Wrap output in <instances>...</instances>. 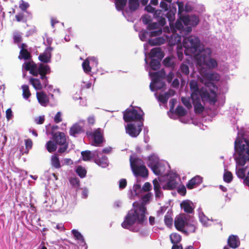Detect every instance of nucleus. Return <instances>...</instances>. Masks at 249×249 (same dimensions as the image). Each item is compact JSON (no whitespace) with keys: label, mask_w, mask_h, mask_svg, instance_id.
<instances>
[{"label":"nucleus","mask_w":249,"mask_h":249,"mask_svg":"<svg viewBox=\"0 0 249 249\" xmlns=\"http://www.w3.org/2000/svg\"><path fill=\"white\" fill-rule=\"evenodd\" d=\"M133 209L128 211L121 224L124 229H129L136 221L142 224L146 219V208L144 205L135 202L133 203Z\"/></svg>","instance_id":"1"},{"label":"nucleus","mask_w":249,"mask_h":249,"mask_svg":"<svg viewBox=\"0 0 249 249\" xmlns=\"http://www.w3.org/2000/svg\"><path fill=\"white\" fill-rule=\"evenodd\" d=\"M234 148L238 153V156L235 159L236 164L244 166L247 161L249 160V141L246 139L236 140Z\"/></svg>","instance_id":"2"},{"label":"nucleus","mask_w":249,"mask_h":249,"mask_svg":"<svg viewBox=\"0 0 249 249\" xmlns=\"http://www.w3.org/2000/svg\"><path fill=\"white\" fill-rule=\"evenodd\" d=\"M183 45L185 48V54L186 55H194L196 59V55H199L205 49L201 47L199 38L192 36L184 39Z\"/></svg>","instance_id":"3"},{"label":"nucleus","mask_w":249,"mask_h":249,"mask_svg":"<svg viewBox=\"0 0 249 249\" xmlns=\"http://www.w3.org/2000/svg\"><path fill=\"white\" fill-rule=\"evenodd\" d=\"M191 98L192 101L200 99L205 102L209 101L210 103L215 104L217 101V95L213 90H211L209 93L206 89H203L191 90Z\"/></svg>","instance_id":"4"},{"label":"nucleus","mask_w":249,"mask_h":249,"mask_svg":"<svg viewBox=\"0 0 249 249\" xmlns=\"http://www.w3.org/2000/svg\"><path fill=\"white\" fill-rule=\"evenodd\" d=\"M212 51L210 49L206 48L201 52L199 55H196V60L197 64L199 66H206L210 69H214L217 66L216 60L210 58Z\"/></svg>","instance_id":"5"},{"label":"nucleus","mask_w":249,"mask_h":249,"mask_svg":"<svg viewBox=\"0 0 249 249\" xmlns=\"http://www.w3.org/2000/svg\"><path fill=\"white\" fill-rule=\"evenodd\" d=\"M130 163L131 170L135 177H140L144 178L148 177L149 172L142 160L137 158H132L131 157Z\"/></svg>","instance_id":"6"},{"label":"nucleus","mask_w":249,"mask_h":249,"mask_svg":"<svg viewBox=\"0 0 249 249\" xmlns=\"http://www.w3.org/2000/svg\"><path fill=\"white\" fill-rule=\"evenodd\" d=\"M87 135L92 140V145L100 146L104 140V132L101 128L94 129L93 131H87Z\"/></svg>","instance_id":"7"},{"label":"nucleus","mask_w":249,"mask_h":249,"mask_svg":"<svg viewBox=\"0 0 249 249\" xmlns=\"http://www.w3.org/2000/svg\"><path fill=\"white\" fill-rule=\"evenodd\" d=\"M123 119L125 122L138 121L140 122L143 120L142 115L139 114L135 109H127L123 112Z\"/></svg>","instance_id":"8"},{"label":"nucleus","mask_w":249,"mask_h":249,"mask_svg":"<svg viewBox=\"0 0 249 249\" xmlns=\"http://www.w3.org/2000/svg\"><path fill=\"white\" fill-rule=\"evenodd\" d=\"M143 123L142 122L136 123L127 124L125 126L126 133L131 137H137L142 130Z\"/></svg>","instance_id":"9"},{"label":"nucleus","mask_w":249,"mask_h":249,"mask_svg":"<svg viewBox=\"0 0 249 249\" xmlns=\"http://www.w3.org/2000/svg\"><path fill=\"white\" fill-rule=\"evenodd\" d=\"M187 222L184 214L178 215L175 218V227L178 231L182 232Z\"/></svg>","instance_id":"10"},{"label":"nucleus","mask_w":249,"mask_h":249,"mask_svg":"<svg viewBox=\"0 0 249 249\" xmlns=\"http://www.w3.org/2000/svg\"><path fill=\"white\" fill-rule=\"evenodd\" d=\"M178 183L176 179V177L174 176H170L168 178L166 183L162 186L163 190H172L175 189Z\"/></svg>","instance_id":"11"},{"label":"nucleus","mask_w":249,"mask_h":249,"mask_svg":"<svg viewBox=\"0 0 249 249\" xmlns=\"http://www.w3.org/2000/svg\"><path fill=\"white\" fill-rule=\"evenodd\" d=\"M36 66L37 65L33 61H31L24 62L22 67L25 71H29L33 76H37Z\"/></svg>","instance_id":"12"},{"label":"nucleus","mask_w":249,"mask_h":249,"mask_svg":"<svg viewBox=\"0 0 249 249\" xmlns=\"http://www.w3.org/2000/svg\"><path fill=\"white\" fill-rule=\"evenodd\" d=\"M53 140L58 145L68 142L65 134L64 133L61 132H56L53 133Z\"/></svg>","instance_id":"13"},{"label":"nucleus","mask_w":249,"mask_h":249,"mask_svg":"<svg viewBox=\"0 0 249 249\" xmlns=\"http://www.w3.org/2000/svg\"><path fill=\"white\" fill-rule=\"evenodd\" d=\"M203 181L202 178L199 176H196L190 180L186 184V187L188 189H192L200 185Z\"/></svg>","instance_id":"14"},{"label":"nucleus","mask_w":249,"mask_h":249,"mask_svg":"<svg viewBox=\"0 0 249 249\" xmlns=\"http://www.w3.org/2000/svg\"><path fill=\"white\" fill-rule=\"evenodd\" d=\"M36 98L38 103L43 107L47 106L49 103V98L44 91L37 92Z\"/></svg>","instance_id":"15"},{"label":"nucleus","mask_w":249,"mask_h":249,"mask_svg":"<svg viewBox=\"0 0 249 249\" xmlns=\"http://www.w3.org/2000/svg\"><path fill=\"white\" fill-rule=\"evenodd\" d=\"M52 50L51 47L47 48L46 52L40 54L38 56L39 60L43 63H48L51 61V51Z\"/></svg>","instance_id":"16"},{"label":"nucleus","mask_w":249,"mask_h":249,"mask_svg":"<svg viewBox=\"0 0 249 249\" xmlns=\"http://www.w3.org/2000/svg\"><path fill=\"white\" fill-rule=\"evenodd\" d=\"M84 130L81 126L78 124H73L70 129V135L75 137L77 134H79L83 132Z\"/></svg>","instance_id":"17"},{"label":"nucleus","mask_w":249,"mask_h":249,"mask_svg":"<svg viewBox=\"0 0 249 249\" xmlns=\"http://www.w3.org/2000/svg\"><path fill=\"white\" fill-rule=\"evenodd\" d=\"M228 245L232 249H236L240 245V241L236 235H231L228 240Z\"/></svg>","instance_id":"18"},{"label":"nucleus","mask_w":249,"mask_h":249,"mask_svg":"<svg viewBox=\"0 0 249 249\" xmlns=\"http://www.w3.org/2000/svg\"><path fill=\"white\" fill-rule=\"evenodd\" d=\"M166 14V17L170 22H172L175 19V15L177 13V8L173 4L169 6V9Z\"/></svg>","instance_id":"19"},{"label":"nucleus","mask_w":249,"mask_h":249,"mask_svg":"<svg viewBox=\"0 0 249 249\" xmlns=\"http://www.w3.org/2000/svg\"><path fill=\"white\" fill-rule=\"evenodd\" d=\"M175 94V91L173 89H170L168 91L165 92L163 94H160L158 97L159 101L165 104L167 102L168 100L171 96Z\"/></svg>","instance_id":"20"},{"label":"nucleus","mask_w":249,"mask_h":249,"mask_svg":"<svg viewBox=\"0 0 249 249\" xmlns=\"http://www.w3.org/2000/svg\"><path fill=\"white\" fill-rule=\"evenodd\" d=\"M151 75L153 78V82H158L165 78V72L163 70H161L157 72L151 73Z\"/></svg>","instance_id":"21"},{"label":"nucleus","mask_w":249,"mask_h":249,"mask_svg":"<svg viewBox=\"0 0 249 249\" xmlns=\"http://www.w3.org/2000/svg\"><path fill=\"white\" fill-rule=\"evenodd\" d=\"M194 107V111L196 114H201L205 109L204 106L200 102V99L192 101Z\"/></svg>","instance_id":"22"},{"label":"nucleus","mask_w":249,"mask_h":249,"mask_svg":"<svg viewBox=\"0 0 249 249\" xmlns=\"http://www.w3.org/2000/svg\"><path fill=\"white\" fill-rule=\"evenodd\" d=\"M37 76L41 74H49L51 72L50 67L47 65L40 64L37 67L36 66Z\"/></svg>","instance_id":"23"},{"label":"nucleus","mask_w":249,"mask_h":249,"mask_svg":"<svg viewBox=\"0 0 249 249\" xmlns=\"http://www.w3.org/2000/svg\"><path fill=\"white\" fill-rule=\"evenodd\" d=\"M149 55L151 58L157 57L161 60L163 57V53L160 48H155L150 51Z\"/></svg>","instance_id":"24"},{"label":"nucleus","mask_w":249,"mask_h":249,"mask_svg":"<svg viewBox=\"0 0 249 249\" xmlns=\"http://www.w3.org/2000/svg\"><path fill=\"white\" fill-rule=\"evenodd\" d=\"M192 203H191L189 201H183L180 204V206L184 211L188 213H192L194 211V208L192 206Z\"/></svg>","instance_id":"25"},{"label":"nucleus","mask_w":249,"mask_h":249,"mask_svg":"<svg viewBox=\"0 0 249 249\" xmlns=\"http://www.w3.org/2000/svg\"><path fill=\"white\" fill-rule=\"evenodd\" d=\"M196 229L197 227L194 224L187 222L185 228L182 232L185 235L188 236L190 233L195 232Z\"/></svg>","instance_id":"26"},{"label":"nucleus","mask_w":249,"mask_h":249,"mask_svg":"<svg viewBox=\"0 0 249 249\" xmlns=\"http://www.w3.org/2000/svg\"><path fill=\"white\" fill-rule=\"evenodd\" d=\"M129 10L131 12H135L140 7V0H127Z\"/></svg>","instance_id":"27"},{"label":"nucleus","mask_w":249,"mask_h":249,"mask_svg":"<svg viewBox=\"0 0 249 249\" xmlns=\"http://www.w3.org/2000/svg\"><path fill=\"white\" fill-rule=\"evenodd\" d=\"M127 0H115V6L118 11H122L124 14V10L126 5Z\"/></svg>","instance_id":"28"},{"label":"nucleus","mask_w":249,"mask_h":249,"mask_svg":"<svg viewBox=\"0 0 249 249\" xmlns=\"http://www.w3.org/2000/svg\"><path fill=\"white\" fill-rule=\"evenodd\" d=\"M165 40L162 37H159L154 39H150L148 41L151 46L160 45L165 43Z\"/></svg>","instance_id":"29"},{"label":"nucleus","mask_w":249,"mask_h":249,"mask_svg":"<svg viewBox=\"0 0 249 249\" xmlns=\"http://www.w3.org/2000/svg\"><path fill=\"white\" fill-rule=\"evenodd\" d=\"M30 83L32 85L33 87L36 90H40L42 89V85L40 80L37 78H31L30 79Z\"/></svg>","instance_id":"30"},{"label":"nucleus","mask_w":249,"mask_h":249,"mask_svg":"<svg viewBox=\"0 0 249 249\" xmlns=\"http://www.w3.org/2000/svg\"><path fill=\"white\" fill-rule=\"evenodd\" d=\"M71 232L76 240L79 241L81 243L83 244L84 245L86 244L83 235L80 232L76 230L73 229L71 231Z\"/></svg>","instance_id":"31"},{"label":"nucleus","mask_w":249,"mask_h":249,"mask_svg":"<svg viewBox=\"0 0 249 249\" xmlns=\"http://www.w3.org/2000/svg\"><path fill=\"white\" fill-rule=\"evenodd\" d=\"M172 213L168 212L166 215L164 216V221L165 224L168 227L172 226L173 223V219L172 218Z\"/></svg>","instance_id":"32"},{"label":"nucleus","mask_w":249,"mask_h":249,"mask_svg":"<svg viewBox=\"0 0 249 249\" xmlns=\"http://www.w3.org/2000/svg\"><path fill=\"white\" fill-rule=\"evenodd\" d=\"M181 42V36L178 34H173L171 36L170 39L169 40V43L170 45L173 46L175 44L180 43Z\"/></svg>","instance_id":"33"},{"label":"nucleus","mask_w":249,"mask_h":249,"mask_svg":"<svg viewBox=\"0 0 249 249\" xmlns=\"http://www.w3.org/2000/svg\"><path fill=\"white\" fill-rule=\"evenodd\" d=\"M31 58V55L30 52L27 49H21L19 52L18 58L19 59H23L24 60H29Z\"/></svg>","instance_id":"34"},{"label":"nucleus","mask_w":249,"mask_h":249,"mask_svg":"<svg viewBox=\"0 0 249 249\" xmlns=\"http://www.w3.org/2000/svg\"><path fill=\"white\" fill-rule=\"evenodd\" d=\"M51 164L52 166L55 168H60L61 167L60 162L57 155L54 154L52 157Z\"/></svg>","instance_id":"35"},{"label":"nucleus","mask_w":249,"mask_h":249,"mask_svg":"<svg viewBox=\"0 0 249 249\" xmlns=\"http://www.w3.org/2000/svg\"><path fill=\"white\" fill-rule=\"evenodd\" d=\"M171 242L173 244H177L181 240V236L177 233H172L170 235Z\"/></svg>","instance_id":"36"},{"label":"nucleus","mask_w":249,"mask_h":249,"mask_svg":"<svg viewBox=\"0 0 249 249\" xmlns=\"http://www.w3.org/2000/svg\"><path fill=\"white\" fill-rule=\"evenodd\" d=\"M160 162L159 158L154 156L151 155L148 157V163L147 164V166L151 168L153 166L159 163Z\"/></svg>","instance_id":"37"},{"label":"nucleus","mask_w":249,"mask_h":249,"mask_svg":"<svg viewBox=\"0 0 249 249\" xmlns=\"http://www.w3.org/2000/svg\"><path fill=\"white\" fill-rule=\"evenodd\" d=\"M46 149L49 153H53L54 152L57 147V144L53 141H49L46 143Z\"/></svg>","instance_id":"38"},{"label":"nucleus","mask_w":249,"mask_h":249,"mask_svg":"<svg viewBox=\"0 0 249 249\" xmlns=\"http://www.w3.org/2000/svg\"><path fill=\"white\" fill-rule=\"evenodd\" d=\"M175 113L179 117L185 116L187 111L181 106H178L175 110Z\"/></svg>","instance_id":"39"},{"label":"nucleus","mask_w":249,"mask_h":249,"mask_svg":"<svg viewBox=\"0 0 249 249\" xmlns=\"http://www.w3.org/2000/svg\"><path fill=\"white\" fill-rule=\"evenodd\" d=\"M75 172L81 178H84L86 176L87 171L84 167L81 165L77 167Z\"/></svg>","instance_id":"40"},{"label":"nucleus","mask_w":249,"mask_h":249,"mask_svg":"<svg viewBox=\"0 0 249 249\" xmlns=\"http://www.w3.org/2000/svg\"><path fill=\"white\" fill-rule=\"evenodd\" d=\"M161 164L160 162L153 166L150 168L153 172L156 175L159 176L162 174V171L161 170Z\"/></svg>","instance_id":"41"},{"label":"nucleus","mask_w":249,"mask_h":249,"mask_svg":"<svg viewBox=\"0 0 249 249\" xmlns=\"http://www.w3.org/2000/svg\"><path fill=\"white\" fill-rule=\"evenodd\" d=\"M160 61L155 59H152L150 62V66L152 70L156 71L160 69Z\"/></svg>","instance_id":"42"},{"label":"nucleus","mask_w":249,"mask_h":249,"mask_svg":"<svg viewBox=\"0 0 249 249\" xmlns=\"http://www.w3.org/2000/svg\"><path fill=\"white\" fill-rule=\"evenodd\" d=\"M21 88L22 89V95L23 97L26 99H28L31 95L29 90V86L27 85H23L22 86Z\"/></svg>","instance_id":"43"},{"label":"nucleus","mask_w":249,"mask_h":249,"mask_svg":"<svg viewBox=\"0 0 249 249\" xmlns=\"http://www.w3.org/2000/svg\"><path fill=\"white\" fill-rule=\"evenodd\" d=\"M95 162L99 165L105 167L108 165L107 158L106 156H103L101 159L96 160Z\"/></svg>","instance_id":"44"},{"label":"nucleus","mask_w":249,"mask_h":249,"mask_svg":"<svg viewBox=\"0 0 249 249\" xmlns=\"http://www.w3.org/2000/svg\"><path fill=\"white\" fill-rule=\"evenodd\" d=\"M82 68L84 72L89 73L91 71V68L89 66V58L85 59L82 63Z\"/></svg>","instance_id":"45"},{"label":"nucleus","mask_w":249,"mask_h":249,"mask_svg":"<svg viewBox=\"0 0 249 249\" xmlns=\"http://www.w3.org/2000/svg\"><path fill=\"white\" fill-rule=\"evenodd\" d=\"M81 155L84 161H89L92 159L91 152L89 150L82 151Z\"/></svg>","instance_id":"46"},{"label":"nucleus","mask_w":249,"mask_h":249,"mask_svg":"<svg viewBox=\"0 0 249 249\" xmlns=\"http://www.w3.org/2000/svg\"><path fill=\"white\" fill-rule=\"evenodd\" d=\"M163 64L166 67H169L171 68H173L174 67L175 64L172 61V59L170 57H167L165 58L163 62Z\"/></svg>","instance_id":"47"},{"label":"nucleus","mask_w":249,"mask_h":249,"mask_svg":"<svg viewBox=\"0 0 249 249\" xmlns=\"http://www.w3.org/2000/svg\"><path fill=\"white\" fill-rule=\"evenodd\" d=\"M200 222L206 227L210 225V220L203 214H200L199 216Z\"/></svg>","instance_id":"48"},{"label":"nucleus","mask_w":249,"mask_h":249,"mask_svg":"<svg viewBox=\"0 0 249 249\" xmlns=\"http://www.w3.org/2000/svg\"><path fill=\"white\" fill-rule=\"evenodd\" d=\"M233 179L232 174L230 171H226L223 175V179L227 183L231 182Z\"/></svg>","instance_id":"49"},{"label":"nucleus","mask_w":249,"mask_h":249,"mask_svg":"<svg viewBox=\"0 0 249 249\" xmlns=\"http://www.w3.org/2000/svg\"><path fill=\"white\" fill-rule=\"evenodd\" d=\"M69 181L71 185L74 188H78L80 186V180L77 178H71Z\"/></svg>","instance_id":"50"},{"label":"nucleus","mask_w":249,"mask_h":249,"mask_svg":"<svg viewBox=\"0 0 249 249\" xmlns=\"http://www.w3.org/2000/svg\"><path fill=\"white\" fill-rule=\"evenodd\" d=\"M199 20L198 17L195 15L190 16V25L191 26H196L199 23Z\"/></svg>","instance_id":"51"},{"label":"nucleus","mask_w":249,"mask_h":249,"mask_svg":"<svg viewBox=\"0 0 249 249\" xmlns=\"http://www.w3.org/2000/svg\"><path fill=\"white\" fill-rule=\"evenodd\" d=\"M180 71L182 74L188 76L189 74L190 71L188 65L182 64L180 67Z\"/></svg>","instance_id":"52"},{"label":"nucleus","mask_w":249,"mask_h":249,"mask_svg":"<svg viewBox=\"0 0 249 249\" xmlns=\"http://www.w3.org/2000/svg\"><path fill=\"white\" fill-rule=\"evenodd\" d=\"M181 100L183 104L188 109H190L192 107V104L190 101L189 98L182 97L181 98Z\"/></svg>","instance_id":"53"},{"label":"nucleus","mask_w":249,"mask_h":249,"mask_svg":"<svg viewBox=\"0 0 249 249\" xmlns=\"http://www.w3.org/2000/svg\"><path fill=\"white\" fill-rule=\"evenodd\" d=\"M190 90L200 89L198 87V82L195 80H192L189 83Z\"/></svg>","instance_id":"54"},{"label":"nucleus","mask_w":249,"mask_h":249,"mask_svg":"<svg viewBox=\"0 0 249 249\" xmlns=\"http://www.w3.org/2000/svg\"><path fill=\"white\" fill-rule=\"evenodd\" d=\"M179 18L186 26L190 25V16H180Z\"/></svg>","instance_id":"55"},{"label":"nucleus","mask_w":249,"mask_h":249,"mask_svg":"<svg viewBox=\"0 0 249 249\" xmlns=\"http://www.w3.org/2000/svg\"><path fill=\"white\" fill-rule=\"evenodd\" d=\"M207 77L209 79L213 81H218L219 79V75L215 72H212L208 73Z\"/></svg>","instance_id":"56"},{"label":"nucleus","mask_w":249,"mask_h":249,"mask_svg":"<svg viewBox=\"0 0 249 249\" xmlns=\"http://www.w3.org/2000/svg\"><path fill=\"white\" fill-rule=\"evenodd\" d=\"M177 4L178 6V15L180 16L181 15V13L185 11V7L184 6V3L182 1H178L177 2Z\"/></svg>","instance_id":"57"},{"label":"nucleus","mask_w":249,"mask_h":249,"mask_svg":"<svg viewBox=\"0 0 249 249\" xmlns=\"http://www.w3.org/2000/svg\"><path fill=\"white\" fill-rule=\"evenodd\" d=\"M14 42L16 44L22 41V37L21 35L18 32L14 34L13 36Z\"/></svg>","instance_id":"58"},{"label":"nucleus","mask_w":249,"mask_h":249,"mask_svg":"<svg viewBox=\"0 0 249 249\" xmlns=\"http://www.w3.org/2000/svg\"><path fill=\"white\" fill-rule=\"evenodd\" d=\"M236 174L239 178H244L245 177V169L243 168L236 169Z\"/></svg>","instance_id":"59"},{"label":"nucleus","mask_w":249,"mask_h":249,"mask_svg":"<svg viewBox=\"0 0 249 249\" xmlns=\"http://www.w3.org/2000/svg\"><path fill=\"white\" fill-rule=\"evenodd\" d=\"M60 145L61 146L59 148L58 150V152L60 154H62L65 152L68 149L69 147V143L67 142L64 144H61Z\"/></svg>","instance_id":"60"},{"label":"nucleus","mask_w":249,"mask_h":249,"mask_svg":"<svg viewBox=\"0 0 249 249\" xmlns=\"http://www.w3.org/2000/svg\"><path fill=\"white\" fill-rule=\"evenodd\" d=\"M15 18L18 22L23 21L26 22L27 19L25 18V16L23 13H19L15 16Z\"/></svg>","instance_id":"61"},{"label":"nucleus","mask_w":249,"mask_h":249,"mask_svg":"<svg viewBox=\"0 0 249 249\" xmlns=\"http://www.w3.org/2000/svg\"><path fill=\"white\" fill-rule=\"evenodd\" d=\"M29 7L28 3L24 2L23 0H21V3L19 5V8L22 11H26V9Z\"/></svg>","instance_id":"62"},{"label":"nucleus","mask_w":249,"mask_h":249,"mask_svg":"<svg viewBox=\"0 0 249 249\" xmlns=\"http://www.w3.org/2000/svg\"><path fill=\"white\" fill-rule=\"evenodd\" d=\"M61 113L58 112L54 117V122L58 124L62 121Z\"/></svg>","instance_id":"63"},{"label":"nucleus","mask_w":249,"mask_h":249,"mask_svg":"<svg viewBox=\"0 0 249 249\" xmlns=\"http://www.w3.org/2000/svg\"><path fill=\"white\" fill-rule=\"evenodd\" d=\"M25 144L26 149L29 150V149H31L33 146V142L31 139H28L25 140Z\"/></svg>","instance_id":"64"}]
</instances>
